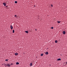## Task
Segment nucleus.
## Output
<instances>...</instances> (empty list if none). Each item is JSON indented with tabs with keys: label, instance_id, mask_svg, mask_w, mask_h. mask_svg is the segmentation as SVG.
I'll list each match as a JSON object with an SVG mask.
<instances>
[{
	"label": "nucleus",
	"instance_id": "f257e3e1",
	"mask_svg": "<svg viewBox=\"0 0 67 67\" xmlns=\"http://www.w3.org/2000/svg\"><path fill=\"white\" fill-rule=\"evenodd\" d=\"M63 34L65 35L66 33V32H65V31H64L63 32Z\"/></svg>",
	"mask_w": 67,
	"mask_h": 67
},
{
	"label": "nucleus",
	"instance_id": "f03ea898",
	"mask_svg": "<svg viewBox=\"0 0 67 67\" xmlns=\"http://www.w3.org/2000/svg\"><path fill=\"white\" fill-rule=\"evenodd\" d=\"M3 5H4V6L5 7L6 6V4L5 3H3Z\"/></svg>",
	"mask_w": 67,
	"mask_h": 67
},
{
	"label": "nucleus",
	"instance_id": "7ed1b4c3",
	"mask_svg": "<svg viewBox=\"0 0 67 67\" xmlns=\"http://www.w3.org/2000/svg\"><path fill=\"white\" fill-rule=\"evenodd\" d=\"M61 60V59L59 58V59H57V61L60 60Z\"/></svg>",
	"mask_w": 67,
	"mask_h": 67
},
{
	"label": "nucleus",
	"instance_id": "20e7f679",
	"mask_svg": "<svg viewBox=\"0 0 67 67\" xmlns=\"http://www.w3.org/2000/svg\"><path fill=\"white\" fill-rule=\"evenodd\" d=\"M10 28L12 30L13 29V27L12 25H10Z\"/></svg>",
	"mask_w": 67,
	"mask_h": 67
},
{
	"label": "nucleus",
	"instance_id": "39448f33",
	"mask_svg": "<svg viewBox=\"0 0 67 67\" xmlns=\"http://www.w3.org/2000/svg\"><path fill=\"white\" fill-rule=\"evenodd\" d=\"M6 66H10V64H8H8H7V65H6Z\"/></svg>",
	"mask_w": 67,
	"mask_h": 67
},
{
	"label": "nucleus",
	"instance_id": "423d86ee",
	"mask_svg": "<svg viewBox=\"0 0 67 67\" xmlns=\"http://www.w3.org/2000/svg\"><path fill=\"white\" fill-rule=\"evenodd\" d=\"M48 52H46L45 53L46 55H48Z\"/></svg>",
	"mask_w": 67,
	"mask_h": 67
},
{
	"label": "nucleus",
	"instance_id": "0eeeda50",
	"mask_svg": "<svg viewBox=\"0 0 67 67\" xmlns=\"http://www.w3.org/2000/svg\"><path fill=\"white\" fill-rule=\"evenodd\" d=\"M30 65L31 66H32V63H30Z\"/></svg>",
	"mask_w": 67,
	"mask_h": 67
},
{
	"label": "nucleus",
	"instance_id": "6e6552de",
	"mask_svg": "<svg viewBox=\"0 0 67 67\" xmlns=\"http://www.w3.org/2000/svg\"><path fill=\"white\" fill-rule=\"evenodd\" d=\"M60 22H61L60 21H57V23H60Z\"/></svg>",
	"mask_w": 67,
	"mask_h": 67
},
{
	"label": "nucleus",
	"instance_id": "1a4fd4ad",
	"mask_svg": "<svg viewBox=\"0 0 67 67\" xmlns=\"http://www.w3.org/2000/svg\"><path fill=\"white\" fill-rule=\"evenodd\" d=\"M25 32L27 34H28V32L27 31H25Z\"/></svg>",
	"mask_w": 67,
	"mask_h": 67
},
{
	"label": "nucleus",
	"instance_id": "9d476101",
	"mask_svg": "<svg viewBox=\"0 0 67 67\" xmlns=\"http://www.w3.org/2000/svg\"><path fill=\"white\" fill-rule=\"evenodd\" d=\"M57 42H58V41H57V40H56L55 41V43H57Z\"/></svg>",
	"mask_w": 67,
	"mask_h": 67
},
{
	"label": "nucleus",
	"instance_id": "9b49d317",
	"mask_svg": "<svg viewBox=\"0 0 67 67\" xmlns=\"http://www.w3.org/2000/svg\"><path fill=\"white\" fill-rule=\"evenodd\" d=\"M16 65H18L19 64V62H16Z\"/></svg>",
	"mask_w": 67,
	"mask_h": 67
},
{
	"label": "nucleus",
	"instance_id": "f8f14e48",
	"mask_svg": "<svg viewBox=\"0 0 67 67\" xmlns=\"http://www.w3.org/2000/svg\"><path fill=\"white\" fill-rule=\"evenodd\" d=\"M18 55V53H15V55Z\"/></svg>",
	"mask_w": 67,
	"mask_h": 67
},
{
	"label": "nucleus",
	"instance_id": "ddd939ff",
	"mask_svg": "<svg viewBox=\"0 0 67 67\" xmlns=\"http://www.w3.org/2000/svg\"><path fill=\"white\" fill-rule=\"evenodd\" d=\"M15 3H16V4L17 3V1H15Z\"/></svg>",
	"mask_w": 67,
	"mask_h": 67
},
{
	"label": "nucleus",
	"instance_id": "4468645a",
	"mask_svg": "<svg viewBox=\"0 0 67 67\" xmlns=\"http://www.w3.org/2000/svg\"><path fill=\"white\" fill-rule=\"evenodd\" d=\"M15 32V31L14 30H13V33H14Z\"/></svg>",
	"mask_w": 67,
	"mask_h": 67
},
{
	"label": "nucleus",
	"instance_id": "2eb2a0df",
	"mask_svg": "<svg viewBox=\"0 0 67 67\" xmlns=\"http://www.w3.org/2000/svg\"><path fill=\"white\" fill-rule=\"evenodd\" d=\"M43 54H42V53L41 54V56H43Z\"/></svg>",
	"mask_w": 67,
	"mask_h": 67
},
{
	"label": "nucleus",
	"instance_id": "dca6fc26",
	"mask_svg": "<svg viewBox=\"0 0 67 67\" xmlns=\"http://www.w3.org/2000/svg\"><path fill=\"white\" fill-rule=\"evenodd\" d=\"M53 28H54V27H51V29H53Z\"/></svg>",
	"mask_w": 67,
	"mask_h": 67
},
{
	"label": "nucleus",
	"instance_id": "f3484780",
	"mask_svg": "<svg viewBox=\"0 0 67 67\" xmlns=\"http://www.w3.org/2000/svg\"><path fill=\"white\" fill-rule=\"evenodd\" d=\"M8 59H6V60H5V61H6L8 62Z\"/></svg>",
	"mask_w": 67,
	"mask_h": 67
},
{
	"label": "nucleus",
	"instance_id": "a211bd4d",
	"mask_svg": "<svg viewBox=\"0 0 67 67\" xmlns=\"http://www.w3.org/2000/svg\"><path fill=\"white\" fill-rule=\"evenodd\" d=\"M51 7H53V5L52 4H51Z\"/></svg>",
	"mask_w": 67,
	"mask_h": 67
},
{
	"label": "nucleus",
	"instance_id": "6ab92c4d",
	"mask_svg": "<svg viewBox=\"0 0 67 67\" xmlns=\"http://www.w3.org/2000/svg\"><path fill=\"white\" fill-rule=\"evenodd\" d=\"M14 16L16 17H17V15H14Z\"/></svg>",
	"mask_w": 67,
	"mask_h": 67
},
{
	"label": "nucleus",
	"instance_id": "aec40b11",
	"mask_svg": "<svg viewBox=\"0 0 67 67\" xmlns=\"http://www.w3.org/2000/svg\"><path fill=\"white\" fill-rule=\"evenodd\" d=\"M6 8L8 7V6H6Z\"/></svg>",
	"mask_w": 67,
	"mask_h": 67
},
{
	"label": "nucleus",
	"instance_id": "412c9836",
	"mask_svg": "<svg viewBox=\"0 0 67 67\" xmlns=\"http://www.w3.org/2000/svg\"><path fill=\"white\" fill-rule=\"evenodd\" d=\"M35 30L36 31H37V29H35Z\"/></svg>",
	"mask_w": 67,
	"mask_h": 67
},
{
	"label": "nucleus",
	"instance_id": "4be33fe9",
	"mask_svg": "<svg viewBox=\"0 0 67 67\" xmlns=\"http://www.w3.org/2000/svg\"><path fill=\"white\" fill-rule=\"evenodd\" d=\"M34 7H35V5H34Z\"/></svg>",
	"mask_w": 67,
	"mask_h": 67
},
{
	"label": "nucleus",
	"instance_id": "5701e85b",
	"mask_svg": "<svg viewBox=\"0 0 67 67\" xmlns=\"http://www.w3.org/2000/svg\"><path fill=\"white\" fill-rule=\"evenodd\" d=\"M11 65H12V63H11Z\"/></svg>",
	"mask_w": 67,
	"mask_h": 67
},
{
	"label": "nucleus",
	"instance_id": "b1692460",
	"mask_svg": "<svg viewBox=\"0 0 67 67\" xmlns=\"http://www.w3.org/2000/svg\"><path fill=\"white\" fill-rule=\"evenodd\" d=\"M66 64H67V62H66Z\"/></svg>",
	"mask_w": 67,
	"mask_h": 67
}]
</instances>
